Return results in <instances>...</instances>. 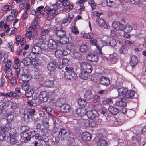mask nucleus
I'll use <instances>...</instances> for the list:
<instances>
[{
	"instance_id": "13",
	"label": "nucleus",
	"mask_w": 146,
	"mask_h": 146,
	"mask_svg": "<svg viewBox=\"0 0 146 146\" xmlns=\"http://www.w3.org/2000/svg\"><path fill=\"white\" fill-rule=\"evenodd\" d=\"M86 115L89 119H93L98 118V113L97 111L94 110L88 111L86 113Z\"/></svg>"
},
{
	"instance_id": "18",
	"label": "nucleus",
	"mask_w": 146,
	"mask_h": 146,
	"mask_svg": "<svg viewBox=\"0 0 146 146\" xmlns=\"http://www.w3.org/2000/svg\"><path fill=\"white\" fill-rule=\"evenodd\" d=\"M49 33V30L48 29H43L40 32V36L39 39L40 41L43 42L46 39V36Z\"/></svg>"
},
{
	"instance_id": "55",
	"label": "nucleus",
	"mask_w": 146,
	"mask_h": 146,
	"mask_svg": "<svg viewBox=\"0 0 146 146\" xmlns=\"http://www.w3.org/2000/svg\"><path fill=\"white\" fill-rule=\"evenodd\" d=\"M88 2L90 6L92 9H95L96 7V5L95 3L94 0H88Z\"/></svg>"
},
{
	"instance_id": "61",
	"label": "nucleus",
	"mask_w": 146,
	"mask_h": 146,
	"mask_svg": "<svg viewBox=\"0 0 146 146\" xmlns=\"http://www.w3.org/2000/svg\"><path fill=\"white\" fill-rule=\"evenodd\" d=\"M4 67L5 68H10L11 65V62L10 60H7L5 63Z\"/></svg>"
},
{
	"instance_id": "23",
	"label": "nucleus",
	"mask_w": 146,
	"mask_h": 146,
	"mask_svg": "<svg viewBox=\"0 0 146 146\" xmlns=\"http://www.w3.org/2000/svg\"><path fill=\"white\" fill-rule=\"evenodd\" d=\"M91 135L88 132H85L81 135L82 139L85 141H89L91 139Z\"/></svg>"
},
{
	"instance_id": "10",
	"label": "nucleus",
	"mask_w": 146,
	"mask_h": 146,
	"mask_svg": "<svg viewBox=\"0 0 146 146\" xmlns=\"http://www.w3.org/2000/svg\"><path fill=\"white\" fill-rule=\"evenodd\" d=\"M81 71L90 73L92 70V66L89 63L86 62H79Z\"/></svg>"
},
{
	"instance_id": "19",
	"label": "nucleus",
	"mask_w": 146,
	"mask_h": 146,
	"mask_svg": "<svg viewBox=\"0 0 146 146\" xmlns=\"http://www.w3.org/2000/svg\"><path fill=\"white\" fill-rule=\"evenodd\" d=\"M108 110L109 112L113 115H116L119 112V110L118 108L115 106L110 105L108 108Z\"/></svg>"
},
{
	"instance_id": "52",
	"label": "nucleus",
	"mask_w": 146,
	"mask_h": 146,
	"mask_svg": "<svg viewBox=\"0 0 146 146\" xmlns=\"http://www.w3.org/2000/svg\"><path fill=\"white\" fill-rule=\"evenodd\" d=\"M94 34L91 33L86 34L83 35V37L84 38L88 39L92 38H94Z\"/></svg>"
},
{
	"instance_id": "11",
	"label": "nucleus",
	"mask_w": 146,
	"mask_h": 146,
	"mask_svg": "<svg viewBox=\"0 0 146 146\" xmlns=\"http://www.w3.org/2000/svg\"><path fill=\"white\" fill-rule=\"evenodd\" d=\"M73 47V44L72 43H69L66 44H62V48L63 52V55H67L71 52Z\"/></svg>"
},
{
	"instance_id": "1",
	"label": "nucleus",
	"mask_w": 146,
	"mask_h": 146,
	"mask_svg": "<svg viewBox=\"0 0 146 146\" xmlns=\"http://www.w3.org/2000/svg\"><path fill=\"white\" fill-rule=\"evenodd\" d=\"M13 68L16 70V72L17 78L20 80L26 82L30 81L32 78V76L30 74L29 70L23 67L18 68L17 64H14Z\"/></svg>"
},
{
	"instance_id": "9",
	"label": "nucleus",
	"mask_w": 146,
	"mask_h": 146,
	"mask_svg": "<svg viewBox=\"0 0 146 146\" xmlns=\"http://www.w3.org/2000/svg\"><path fill=\"white\" fill-rule=\"evenodd\" d=\"M55 11V9L53 10L51 9L49 7L46 6L44 9V11L45 13L43 12L42 14L45 18H52L56 15L55 13H54Z\"/></svg>"
},
{
	"instance_id": "4",
	"label": "nucleus",
	"mask_w": 146,
	"mask_h": 146,
	"mask_svg": "<svg viewBox=\"0 0 146 146\" xmlns=\"http://www.w3.org/2000/svg\"><path fill=\"white\" fill-rule=\"evenodd\" d=\"M35 131H31L28 133H21V137L23 142L26 143L29 142L31 138L34 136L35 135Z\"/></svg>"
},
{
	"instance_id": "57",
	"label": "nucleus",
	"mask_w": 146,
	"mask_h": 146,
	"mask_svg": "<svg viewBox=\"0 0 146 146\" xmlns=\"http://www.w3.org/2000/svg\"><path fill=\"white\" fill-rule=\"evenodd\" d=\"M54 30L56 31H58L62 30V26L60 24H57L53 27Z\"/></svg>"
},
{
	"instance_id": "63",
	"label": "nucleus",
	"mask_w": 146,
	"mask_h": 146,
	"mask_svg": "<svg viewBox=\"0 0 146 146\" xmlns=\"http://www.w3.org/2000/svg\"><path fill=\"white\" fill-rule=\"evenodd\" d=\"M43 77L41 75H37L36 77V80L37 82L42 81Z\"/></svg>"
},
{
	"instance_id": "30",
	"label": "nucleus",
	"mask_w": 146,
	"mask_h": 146,
	"mask_svg": "<svg viewBox=\"0 0 146 146\" xmlns=\"http://www.w3.org/2000/svg\"><path fill=\"white\" fill-rule=\"evenodd\" d=\"M16 94L13 91H11L6 93H0V96H4L6 97H13V96H16Z\"/></svg>"
},
{
	"instance_id": "31",
	"label": "nucleus",
	"mask_w": 146,
	"mask_h": 146,
	"mask_svg": "<svg viewBox=\"0 0 146 146\" xmlns=\"http://www.w3.org/2000/svg\"><path fill=\"white\" fill-rule=\"evenodd\" d=\"M128 49L127 46L123 45L119 48V52L120 53L125 54L127 53Z\"/></svg>"
},
{
	"instance_id": "2",
	"label": "nucleus",
	"mask_w": 146,
	"mask_h": 146,
	"mask_svg": "<svg viewBox=\"0 0 146 146\" xmlns=\"http://www.w3.org/2000/svg\"><path fill=\"white\" fill-rule=\"evenodd\" d=\"M119 94L122 96L124 98H131L135 94V92L132 90H128L127 88L122 87L117 90Z\"/></svg>"
},
{
	"instance_id": "36",
	"label": "nucleus",
	"mask_w": 146,
	"mask_h": 146,
	"mask_svg": "<svg viewBox=\"0 0 146 146\" xmlns=\"http://www.w3.org/2000/svg\"><path fill=\"white\" fill-rule=\"evenodd\" d=\"M40 20L38 16H36L34 19L33 23L30 26H32V27L36 29V26L37 25L38 23Z\"/></svg>"
},
{
	"instance_id": "53",
	"label": "nucleus",
	"mask_w": 146,
	"mask_h": 146,
	"mask_svg": "<svg viewBox=\"0 0 146 146\" xmlns=\"http://www.w3.org/2000/svg\"><path fill=\"white\" fill-rule=\"evenodd\" d=\"M78 104L80 106H84L86 105L87 104V102L85 100L82 99H79L78 101Z\"/></svg>"
},
{
	"instance_id": "35",
	"label": "nucleus",
	"mask_w": 146,
	"mask_h": 146,
	"mask_svg": "<svg viewBox=\"0 0 146 146\" xmlns=\"http://www.w3.org/2000/svg\"><path fill=\"white\" fill-rule=\"evenodd\" d=\"M54 94L52 92H49L48 94V100H49L51 102H56V101L55 100Z\"/></svg>"
},
{
	"instance_id": "25",
	"label": "nucleus",
	"mask_w": 146,
	"mask_h": 146,
	"mask_svg": "<svg viewBox=\"0 0 146 146\" xmlns=\"http://www.w3.org/2000/svg\"><path fill=\"white\" fill-rule=\"evenodd\" d=\"M85 99L87 101H90L94 97V95L91 91L90 90L87 91L84 95Z\"/></svg>"
},
{
	"instance_id": "46",
	"label": "nucleus",
	"mask_w": 146,
	"mask_h": 146,
	"mask_svg": "<svg viewBox=\"0 0 146 146\" xmlns=\"http://www.w3.org/2000/svg\"><path fill=\"white\" fill-rule=\"evenodd\" d=\"M30 86L29 83H23L21 87L22 89L24 91L29 90Z\"/></svg>"
},
{
	"instance_id": "43",
	"label": "nucleus",
	"mask_w": 146,
	"mask_h": 146,
	"mask_svg": "<svg viewBox=\"0 0 146 146\" xmlns=\"http://www.w3.org/2000/svg\"><path fill=\"white\" fill-rule=\"evenodd\" d=\"M12 8V6L11 5L6 4L2 7L1 10L3 11H9Z\"/></svg>"
},
{
	"instance_id": "49",
	"label": "nucleus",
	"mask_w": 146,
	"mask_h": 146,
	"mask_svg": "<svg viewBox=\"0 0 146 146\" xmlns=\"http://www.w3.org/2000/svg\"><path fill=\"white\" fill-rule=\"evenodd\" d=\"M116 3V0H107V5L110 7L114 6Z\"/></svg>"
},
{
	"instance_id": "44",
	"label": "nucleus",
	"mask_w": 146,
	"mask_h": 146,
	"mask_svg": "<svg viewBox=\"0 0 146 146\" xmlns=\"http://www.w3.org/2000/svg\"><path fill=\"white\" fill-rule=\"evenodd\" d=\"M55 54L57 58H60L62 57V55H63V52L62 50H58L55 52Z\"/></svg>"
},
{
	"instance_id": "56",
	"label": "nucleus",
	"mask_w": 146,
	"mask_h": 146,
	"mask_svg": "<svg viewBox=\"0 0 146 146\" xmlns=\"http://www.w3.org/2000/svg\"><path fill=\"white\" fill-rule=\"evenodd\" d=\"M42 125L45 127H47L49 126L48 119L46 118L44 119L42 121Z\"/></svg>"
},
{
	"instance_id": "5",
	"label": "nucleus",
	"mask_w": 146,
	"mask_h": 146,
	"mask_svg": "<svg viewBox=\"0 0 146 146\" xmlns=\"http://www.w3.org/2000/svg\"><path fill=\"white\" fill-rule=\"evenodd\" d=\"M60 102H63L62 98L59 99L56 102V105L60 107V109L61 111L64 113H68L70 110V106L67 104H59V103Z\"/></svg>"
},
{
	"instance_id": "58",
	"label": "nucleus",
	"mask_w": 146,
	"mask_h": 146,
	"mask_svg": "<svg viewBox=\"0 0 146 146\" xmlns=\"http://www.w3.org/2000/svg\"><path fill=\"white\" fill-rule=\"evenodd\" d=\"M73 56L75 58L77 59H80L81 58L82 55L81 54L77 52H74L73 54Z\"/></svg>"
},
{
	"instance_id": "64",
	"label": "nucleus",
	"mask_w": 146,
	"mask_h": 146,
	"mask_svg": "<svg viewBox=\"0 0 146 146\" xmlns=\"http://www.w3.org/2000/svg\"><path fill=\"white\" fill-rule=\"evenodd\" d=\"M41 131L43 133L44 135H47L50 132V130L47 128H45L42 129Z\"/></svg>"
},
{
	"instance_id": "60",
	"label": "nucleus",
	"mask_w": 146,
	"mask_h": 146,
	"mask_svg": "<svg viewBox=\"0 0 146 146\" xmlns=\"http://www.w3.org/2000/svg\"><path fill=\"white\" fill-rule=\"evenodd\" d=\"M5 104L3 102L1 103L0 102V114H1L3 112V110L5 109Z\"/></svg>"
},
{
	"instance_id": "39",
	"label": "nucleus",
	"mask_w": 146,
	"mask_h": 146,
	"mask_svg": "<svg viewBox=\"0 0 146 146\" xmlns=\"http://www.w3.org/2000/svg\"><path fill=\"white\" fill-rule=\"evenodd\" d=\"M22 62L25 66H28L31 63V60L29 58H26L22 60Z\"/></svg>"
},
{
	"instance_id": "47",
	"label": "nucleus",
	"mask_w": 146,
	"mask_h": 146,
	"mask_svg": "<svg viewBox=\"0 0 146 146\" xmlns=\"http://www.w3.org/2000/svg\"><path fill=\"white\" fill-rule=\"evenodd\" d=\"M29 129L30 128L27 126H22L20 127V129L22 131L21 133H28Z\"/></svg>"
},
{
	"instance_id": "33",
	"label": "nucleus",
	"mask_w": 146,
	"mask_h": 146,
	"mask_svg": "<svg viewBox=\"0 0 146 146\" xmlns=\"http://www.w3.org/2000/svg\"><path fill=\"white\" fill-rule=\"evenodd\" d=\"M96 21L99 26L104 27L106 26V23L103 19L100 18L98 17L96 19Z\"/></svg>"
},
{
	"instance_id": "41",
	"label": "nucleus",
	"mask_w": 146,
	"mask_h": 146,
	"mask_svg": "<svg viewBox=\"0 0 146 146\" xmlns=\"http://www.w3.org/2000/svg\"><path fill=\"white\" fill-rule=\"evenodd\" d=\"M56 65L53 62H50L48 65L47 68L48 69L52 71H54L56 68Z\"/></svg>"
},
{
	"instance_id": "27",
	"label": "nucleus",
	"mask_w": 146,
	"mask_h": 146,
	"mask_svg": "<svg viewBox=\"0 0 146 146\" xmlns=\"http://www.w3.org/2000/svg\"><path fill=\"white\" fill-rule=\"evenodd\" d=\"M138 61L137 57L135 55L132 56L131 58L130 64L132 67H134L137 65Z\"/></svg>"
},
{
	"instance_id": "26",
	"label": "nucleus",
	"mask_w": 146,
	"mask_h": 146,
	"mask_svg": "<svg viewBox=\"0 0 146 146\" xmlns=\"http://www.w3.org/2000/svg\"><path fill=\"white\" fill-rule=\"evenodd\" d=\"M32 52L34 54H41L42 52V48L37 46H35L32 48Z\"/></svg>"
},
{
	"instance_id": "59",
	"label": "nucleus",
	"mask_w": 146,
	"mask_h": 146,
	"mask_svg": "<svg viewBox=\"0 0 146 146\" xmlns=\"http://www.w3.org/2000/svg\"><path fill=\"white\" fill-rule=\"evenodd\" d=\"M113 102L112 99L111 98H107L102 102L103 104H106Z\"/></svg>"
},
{
	"instance_id": "20",
	"label": "nucleus",
	"mask_w": 146,
	"mask_h": 146,
	"mask_svg": "<svg viewBox=\"0 0 146 146\" xmlns=\"http://www.w3.org/2000/svg\"><path fill=\"white\" fill-rule=\"evenodd\" d=\"M112 26L114 29L116 30L122 31L123 29V25L117 21H114L112 24Z\"/></svg>"
},
{
	"instance_id": "37",
	"label": "nucleus",
	"mask_w": 146,
	"mask_h": 146,
	"mask_svg": "<svg viewBox=\"0 0 146 146\" xmlns=\"http://www.w3.org/2000/svg\"><path fill=\"white\" fill-rule=\"evenodd\" d=\"M100 74L98 75L96 77L97 78L100 80V82H110V81L109 78L107 77L103 76L102 77H100Z\"/></svg>"
},
{
	"instance_id": "16",
	"label": "nucleus",
	"mask_w": 146,
	"mask_h": 146,
	"mask_svg": "<svg viewBox=\"0 0 146 146\" xmlns=\"http://www.w3.org/2000/svg\"><path fill=\"white\" fill-rule=\"evenodd\" d=\"M105 42V45H108L111 47H114L116 44V40L111 37H107L106 41H104L103 43Z\"/></svg>"
},
{
	"instance_id": "40",
	"label": "nucleus",
	"mask_w": 146,
	"mask_h": 146,
	"mask_svg": "<svg viewBox=\"0 0 146 146\" xmlns=\"http://www.w3.org/2000/svg\"><path fill=\"white\" fill-rule=\"evenodd\" d=\"M88 73L81 71V73L79 74V76L82 79L86 80L88 78Z\"/></svg>"
},
{
	"instance_id": "15",
	"label": "nucleus",
	"mask_w": 146,
	"mask_h": 146,
	"mask_svg": "<svg viewBox=\"0 0 146 146\" xmlns=\"http://www.w3.org/2000/svg\"><path fill=\"white\" fill-rule=\"evenodd\" d=\"M102 121V119H99L98 118L91 119L89 121V127H92L96 126L98 125H100Z\"/></svg>"
},
{
	"instance_id": "42",
	"label": "nucleus",
	"mask_w": 146,
	"mask_h": 146,
	"mask_svg": "<svg viewBox=\"0 0 146 146\" xmlns=\"http://www.w3.org/2000/svg\"><path fill=\"white\" fill-rule=\"evenodd\" d=\"M107 144L106 141L103 139H100L97 143V146H106Z\"/></svg>"
},
{
	"instance_id": "24",
	"label": "nucleus",
	"mask_w": 146,
	"mask_h": 146,
	"mask_svg": "<svg viewBox=\"0 0 146 146\" xmlns=\"http://www.w3.org/2000/svg\"><path fill=\"white\" fill-rule=\"evenodd\" d=\"M40 98L41 101L45 102L48 100V94L46 92H41L40 95Z\"/></svg>"
},
{
	"instance_id": "8",
	"label": "nucleus",
	"mask_w": 146,
	"mask_h": 146,
	"mask_svg": "<svg viewBox=\"0 0 146 146\" xmlns=\"http://www.w3.org/2000/svg\"><path fill=\"white\" fill-rule=\"evenodd\" d=\"M29 27L28 30V31L26 33L27 38L31 40H32L35 38L38 33V32L36 29L32 27Z\"/></svg>"
},
{
	"instance_id": "3",
	"label": "nucleus",
	"mask_w": 146,
	"mask_h": 146,
	"mask_svg": "<svg viewBox=\"0 0 146 146\" xmlns=\"http://www.w3.org/2000/svg\"><path fill=\"white\" fill-rule=\"evenodd\" d=\"M59 134L61 136L60 138L62 141L68 140L70 137L71 133L70 130L64 127L60 129Z\"/></svg>"
},
{
	"instance_id": "28",
	"label": "nucleus",
	"mask_w": 146,
	"mask_h": 146,
	"mask_svg": "<svg viewBox=\"0 0 146 146\" xmlns=\"http://www.w3.org/2000/svg\"><path fill=\"white\" fill-rule=\"evenodd\" d=\"M131 140L133 143L134 144L140 143L141 141L140 134H135L132 137Z\"/></svg>"
},
{
	"instance_id": "7",
	"label": "nucleus",
	"mask_w": 146,
	"mask_h": 146,
	"mask_svg": "<svg viewBox=\"0 0 146 146\" xmlns=\"http://www.w3.org/2000/svg\"><path fill=\"white\" fill-rule=\"evenodd\" d=\"M9 128L7 127L6 125L1 127L0 133V140L1 141H3L5 138L9 137V135H10V133H9Z\"/></svg>"
},
{
	"instance_id": "14",
	"label": "nucleus",
	"mask_w": 146,
	"mask_h": 146,
	"mask_svg": "<svg viewBox=\"0 0 146 146\" xmlns=\"http://www.w3.org/2000/svg\"><path fill=\"white\" fill-rule=\"evenodd\" d=\"M13 129H9V133H10V135H9V137H8L7 139H9L10 140V143L13 144H15V143H18V141L16 138V137L15 135V133L14 132H11V131H14Z\"/></svg>"
},
{
	"instance_id": "38",
	"label": "nucleus",
	"mask_w": 146,
	"mask_h": 146,
	"mask_svg": "<svg viewBox=\"0 0 146 146\" xmlns=\"http://www.w3.org/2000/svg\"><path fill=\"white\" fill-rule=\"evenodd\" d=\"M123 29L122 31L125 32H131L133 30L132 27L128 25H123Z\"/></svg>"
},
{
	"instance_id": "6",
	"label": "nucleus",
	"mask_w": 146,
	"mask_h": 146,
	"mask_svg": "<svg viewBox=\"0 0 146 146\" xmlns=\"http://www.w3.org/2000/svg\"><path fill=\"white\" fill-rule=\"evenodd\" d=\"M66 71L65 72V78L69 80L76 78V75L74 71V69L72 67H66L65 68Z\"/></svg>"
},
{
	"instance_id": "62",
	"label": "nucleus",
	"mask_w": 146,
	"mask_h": 146,
	"mask_svg": "<svg viewBox=\"0 0 146 146\" xmlns=\"http://www.w3.org/2000/svg\"><path fill=\"white\" fill-rule=\"evenodd\" d=\"M72 32L73 33L76 35L79 34V33L78 29L75 26H73L72 27Z\"/></svg>"
},
{
	"instance_id": "29",
	"label": "nucleus",
	"mask_w": 146,
	"mask_h": 146,
	"mask_svg": "<svg viewBox=\"0 0 146 146\" xmlns=\"http://www.w3.org/2000/svg\"><path fill=\"white\" fill-rule=\"evenodd\" d=\"M56 33L57 36L60 38H64L66 34V32L62 29L60 31H56Z\"/></svg>"
},
{
	"instance_id": "54",
	"label": "nucleus",
	"mask_w": 146,
	"mask_h": 146,
	"mask_svg": "<svg viewBox=\"0 0 146 146\" xmlns=\"http://www.w3.org/2000/svg\"><path fill=\"white\" fill-rule=\"evenodd\" d=\"M83 126L85 128L89 127V121L88 119H83L82 121Z\"/></svg>"
},
{
	"instance_id": "32",
	"label": "nucleus",
	"mask_w": 146,
	"mask_h": 146,
	"mask_svg": "<svg viewBox=\"0 0 146 146\" xmlns=\"http://www.w3.org/2000/svg\"><path fill=\"white\" fill-rule=\"evenodd\" d=\"M109 60L112 63H115L117 60L116 55L115 54H110L109 57Z\"/></svg>"
},
{
	"instance_id": "12",
	"label": "nucleus",
	"mask_w": 146,
	"mask_h": 146,
	"mask_svg": "<svg viewBox=\"0 0 146 146\" xmlns=\"http://www.w3.org/2000/svg\"><path fill=\"white\" fill-rule=\"evenodd\" d=\"M47 46L50 49L54 50L60 44H62L61 41L57 40L56 42L53 40L51 39L48 41Z\"/></svg>"
},
{
	"instance_id": "48",
	"label": "nucleus",
	"mask_w": 146,
	"mask_h": 146,
	"mask_svg": "<svg viewBox=\"0 0 146 146\" xmlns=\"http://www.w3.org/2000/svg\"><path fill=\"white\" fill-rule=\"evenodd\" d=\"M35 110L34 108H33L28 110L27 113L28 114V115L32 117L35 115Z\"/></svg>"
},
{
	"instance_id": "45",
	"label": "nucleus",
	"mask_w": 146,
	"mask_h": 146,
	"mask_svg": "<svg viewBox=\"0 0 146 146\" xmlns=\"http://www.w3.org/2000/svg\"><path fill=\"white\" fill-rule=\"evenodd\" d=\"M80 51L84 53H86L88 50L87 46L85 44L82 45L80 48Z\"/></svg>"
},
{
	"instance_id": "21",
	"label": "nucleus",
	"mask_w": 146,
	"mask_h": 146,
	"mask_svg": "<svg viewBox=\"0 0 146 146\" xmlns=\"http://www.w3.org/2000/svg\"><path fill=\"white\" fill-rule=\"evenodd\" d=\"M76 113L78 117H81L84 115H86V110L84 108H79L76 110Z\"/></svg>"
},
{
	"instance_id": "22",
	"label": "nucleus",
	"mask_w": 146,
	"mask_h": 146,
	"mask_svg": "<svg viewBox=\"0 0 146 146\" xmlns=\"http://www.w3.org/2000/svg\"><path fill=\"white\" fill-rule=\"evenodd\" d=\"M115 105L116 106L121 107H125L127 105V103L125 101L124 99L121 98L115 102Z\"/></svg>"
},
{
	"instance_id": "34",
	"label": "nucleus",
	"mask_w": 146,
	"mask_h": 146,
	"mask_svg": "<svg viewBox=\"0 0 146 146\" xmlns=\"http://www.w3.org/2000/svg\"><path fill=\"white\" fill-rule=\"evenodd\" d=\"M90 43L92 45H93L96 47L97 50L99 51V53H101V48L98 45L97 43V40L96 39H91L90 40Z\"/></svg>"
},
{
	"instance_id": "51",
	"label": "nucleus",
	"mask_w": 146,
	"mask_h": 146,
	"mask_svg": "<svg viewBox=\"0 0 146 146\" xmlns=\"http://www.w3.org/2000/svg\"><path fill=\"white\" fill-rule=\"evenodd\" d=\"M14 115L13 112H11L7 115V118L8 121L10 122L13 120L14 117Z\"/></svg>"
},
{
	"instance_id": "50",
	"label": "nucleus",
	"mask_w": 146,
	"mask_h": 146,
	"mask_svg": "<svg viewBox=\"0 0 146 146\" xmlns=\"http://www.w3.org/2000/svg\"><path fill=\"white\" fill-rule=\"evenodd\" d=\"M40 63L41 62L39 59L35 58L33 60L31 64L34 66H38Z\"/></svg>"
},
{
	"instance_id": "17",
	"label": "nucleus",
	"mask_w": 146,
	"mask_h": 146,
	"mask_svg": "<svg viewBox=\"0 0 146 146\" xmlns=\"http://www.w3.org/2000/svg\"><path fill=\"white\" fill-rule=\"evenodd\" d=\"M86 57L88 60L93 62H96L98 60V55L92 53L86 54Z\"/></svg>"
}]
</instances>
